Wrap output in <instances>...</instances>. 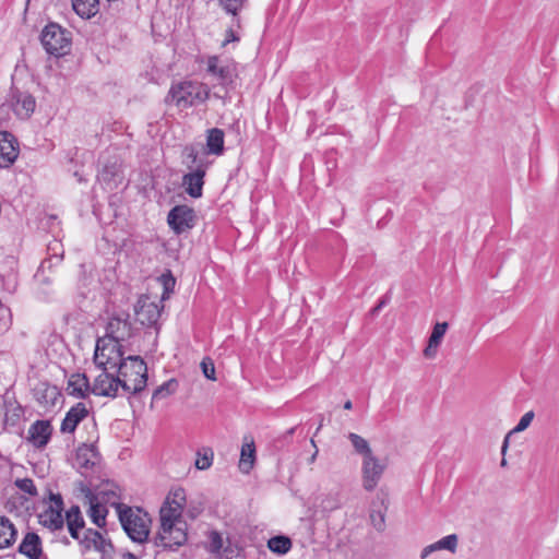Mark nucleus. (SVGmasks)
I'll list each match as a JSON object with an SVG mask.
<instances>
[{"mask_svg":"<svg viewBox=\"0 0 559 559\" xmlns=\"http://www.w3.org/2000/svg\"><path fill=\"white\" fill-rule=\"evenodd\" d=\"M205 72L222 87H230L237 79V64L231 59L210 56L205 59Z\"/></svg>","mask_w":559,"mask_h":559,"instance_id":"423d86ee","label":"nucleus"},{"mask_svg":"<svg viewBox=\"0 0 559 559\" xmlns=\"http://www.w3.org/2000/svg\"><path fill=\"white\" fill-rule=\"evenodd\" d=\"M436 544L439 550L445 549L451 552H455L457 547V536L455 534L444 536L440 540L436 542Z\"/></svg>","mask_w":559,"mask_h":559,"instance_id":"58836bf2","label":"nucleus"},{"mask_svg":"<svg viewBox=\"0 0 559 559\" xmlns=\"http://www.w3.org/2000/svg\"><path fill=\"white\" fill-rule=\"evenodd\" d=\"M311 444H312V447H313L316 450H314V453H313V454L310 456V459H309V463H310V464H312V463L316 461L317 455H318V452H319V451H318V448H317V444H316V442H314V440H313V439H311Z\"/></svg>","mask_w":559,"mask_h":559,"instance_id":"09e8293b","label":"nucleus"},{"mask_svg":"<svg viewBox=\"0 0 559 559\" xmlns=\"http://www.w3.org/2000/svg\"><path fill=\"white\" fill-rule=\"evenodd\" d=\"M344 408H345V409H352V408H353V403H352L350 401H346V402L344 403Z\"/></svg>","mask_w":559,"mask_h":559,"instance_id":"864d4df0","label":"nucleus"},{"mask_svg":"<svg viewBox=\"0 0 559 559\" xmlns=\"http://www.w3.org/2000/svg\"><path fill=\"white\" fill-rule=\"evenodd\" d=\"M2 457H3V456H2V454L0 453V460H1Z\"/></svg>","mask_w":559,"mask_h":559,"instance_id":"4d7b16f0","label":"nucleus"},{"mask_svg":"<svg viewBox=\"0 0 559 559\" xmlns=\"http://www.w3.org/2000/svg\"><path fill=\"white\" fill-rule=\"evenodd\" d=\"M108 511L103 501L98 499V497H92L90 499V510L88 515L94 524L99 527H103L106 524V515Z\"/></svg>","mask_w":559,"mask_h":559,"instance_id":"cd10ccee","label":"nucleus"},{"mask_svg":"<svg viewBox=\"0 0 559 559\" xmlns=\"http://www.w3.org/2000/svg\"><path fill=\"white\" fill-rule=\"evenodd\" d=\"M67 392L76 399H85L92 392L86 376L84 373L71 374L68 380Z\"/></svg>","mask_w":559,"mask_h":559,"instance_id":"5701e85b","label":"nucleus"},{"mask_svg":"<svg viewBox=\"0 0 559 559\" xmlns=\"http://www.w3.org/2000/svg\"><path fill=\"white\" fill-rule=\"evenodd\" d=\"M19 551L29 559H39L41 556V540L36 533L28 532L22 539Z\"/></svg>","mask_w":559,"mask_h":559,"instance_id":"393cba45","label":"nucleus"},{"mask_svg":"<svg viewBox=\"0 0 559 559\" xmlns=\"http://www.w3.org/2000/svg\"><path fill=\"white\" fill-rule=\"evenodd\" d=\"M124 559H138L135 555L131 554V552H127L124 556H123Z\"/></svg>","mask_w":559,"mask_h":559,"instance_id":"603ef678","label":"nucleus"},{"mask_svg":"<svg viewBox=\"0 0 559 559\" xmlns=\"http://www.w3.org/2000/svg\"><path fill=\"white\" fill-rule=\"evenodd\" d=\"M255 459V447L253 440L245 442L241 447L239 468L243 473H249Z\"/></svg>","mask_w":559,"mask_h":559,"instance_id":"7c9ffc66","label":"nucleus"},{"mask_svg":"<svg viewBox=\"0 0 559 559\" xmlns=\"http://www.w3.org/2000/svg\"><path fill=\"white\" fill-rule=\"evenodd\" d=\"M384 306V301H380L379 305L377 307L373 308L372 312L376 313L378 312L382 307Z\"/></svg>","mask_w":559,"mask_h":559,"instance_id":"3c124183","label":"nucleus"},{"mask_svg":"<svg viewBox=\"0 0 559 559\" xmlns=\"http://www.w3.org/2000/svg\"><path fill=\"white\" fill-rule=\"evenodd\" d=\"M209 550L213 554H219L223 548V538L219 533L211 532L209 535Z\"/></svg>","mask_w":559,"mask_h":559,"instance_id":"a19ab883","label":"nucleus"},{"mask_svg":"<svg viewBox=\"0 0 559 559\" xmlns=\"http://www.w3.org/2000/svg\"><path fill=\"white\" fill-rule=\"evenodd\" d=\"M160 516V528L156 545L164 549L176 550L188 539L187 522L182 518Z\"/></svg>","mask_w":559,"mask_h":559,"instance_id":"7ed1b4c3","label":"nucleus"},{"mask_svg":"<svg viewBox=\"0 0 559 559\" xmlns=\"http://www.w3.org/2000/svg\"><path fill=\"white\" fill-rule=\"evenodd\" d=\"M131 334L132 325L129 321V314H121L109 319L104 337H110L115 341L122 342L129 338Z\"/></svg>","mask_w":559,"mask_h":559,"instance_id":"f3484780","label":"nucleus"},{"mask_svg":"<svg viewBox=\"0 0 559 559\" xmlns=\"http://www.w3.org/2000/svg\"><path fill=\"white\" fill-rule=\"evenodd\" d=\"M195 219L194 210L186 204L174 206L167 215L169 227L178 235L192 229Z\"/></svg>","mask_w":559,"mask_h":559,"instance_id":"1a4fd4ad","label":"nucleus"},{"mask_svg":"<svg viewBox=\"0 0 559 559\" xmlns=\"http://www.w3.org/2000/svg\"><path fill=\"white\" fill-rule=\"evenodd\" d=\"M219 4L225 9L227 13L237 15L238 11L241 10L246 0H218Z\"/></svg>","mask_w":559,"mask_h":559,"instance_id":"ea45409f","label":"nucleus"},{"mask_svg":"<svg viewBox=\"0 0 559 559\" xmlns=\"http://www.w3.org/2000/svg\"><path fill=\"white\" fill-rule=\"evenodd\" d=\"M4 313H9V308H7L1 301H0V318L4 316Z\"/></svg>","mask_w":559,"mask_h":559,"instance_id":"8fccbe9b","label":"nucleus"},{"mask_svg":"<svg viewBox=\"0 0 559 559\" xmlns=\"http://www.w3.org/2000/svg\"><path fill=\"white\" fill-rule=\"evenodd\" d=\"M115 371L124 394H136L146 386L147 367L139 356H129Z\"/></svg>","mask_w":559,"mask_h":559,"instance_id":"f03ea898","label":"nucleus"},{"mask_svg":"<svg viewBox=\"0 0 559 559\" xmlns=\"http://www.w3.org/2000/svg\"><path fill=\"white\" fill-rule=\"evenodd\" d=\"M385 468V462L381 461L374 454L362 457L361 481L364 489L372 491L378 486Z\"/></svg>","mask_w":559,"mask_h":559,"instance_id":"6e6552de","label":"nucleus"},{"mask_svg":"<svg viewBox=\"0 0 559 559\" xmlns=\"http://www.w3.org/2000/svg\"><path fill=\"white\" fill-rule=\"evenodd\" d=\"M17 156L19 144L15 138L7 131H0V168L10 167Z\"/></svg>","mask_w":559,"mask_h":559,"instance_id":"6ab92c4d","label":"nucleus"},{"mask_svg":"<svg viewBox=\"0 0 559 559\" xmlns=\"http://www.w3.org/2000/svg\"><path fill=\"white\" fill-rule=\"evenodd\" d=\"M73 10L83 19H90L99 11V0H72Z\"/></svg>","mask_w":559,"mask_h":559,"instance_id":"c756f323","label":"nucleus"},{"mask_svg":"<svg viewBox=\"0 0 559 559\" xmlns=\"http://www.w3.org/2000/svg\"><path fill=\"white\" fill-rule=\"evenodd\" d=\"M294 431H295V428H290V429L288 430V435H293V433H294Z\"/></svg>","mask_w":559,"mask_h":559,"instance_id":"5fc2aeb1","label":"nucleus"},{"mask_svg":"<svg viewBox=\"0 0 559 559\" xmlns=\"http://www.w3.org/2000/svg\"><path fill=\"white\" fill-rule=\"evenodd\" d=\"M67 524L70 535L80 539L79 533L84 527V520L79 507L73 506L67 511Z\"/></svg>","mask_w":559,"mask_h":559,"instance_id":"bb28decb","label":"nucleus"},{"mask_svg":"<svg viewBox=\"0 0 559 559\" xmlns=\"http://www.w3.org/2000/svg\"><path fill=\"white\" fill-rule=\"evenodd\" d=\"M506 464H507V461L504 459H502L501 466H504Z\"/></svg>","mask_w":559,"mask_h":559,"instance_id":"6e6d98bb","label":"nucleus"},{"mask_svg":"<svg viewBox=\"0 0 559 559\" xmlns=\"http://www.w3.org/2000/svg\"><path fill=\"white\" fill-rule=\"evenodd\" d=\"M23 416V408L16 401H4V423L15 426Z\"/></svg>","mask_w":559,"mask_h":559,"instance_id":"2f4dec72","label":"nucleus"},{"mask_svg":"<svg viewBox=\"0 0 559 559\" xmlns=\"http://www.w3.org/2000/svg\"><path fill=\"white\" fill-rule=\"evenodd\" d=\"M203 374L209 380H215V366L210 358H204L201 362Z\"/></svg>","mask_w":559,"mask_h":559,"instance_id":"37998d69","label":"nucleus"},{"mask_svg":"<svg viewBox=\"0 0 559 559\" xmlns=\"http://www.w3.org/2000/svg\"><path fill=\"white\" fill-rule=\"evenodd\" d=\"M340 507V503L336 499L326 498L322 501L323 510L331 511Z\"/></svg>","mask_w":559,"mask_h":559,"instance_id":"a18cd8bd","label":"nucleus"},{"mask_svg":"<svg viewBox=\"0 0 559 559\" xmlns=\"http://www.w3.org/2000/svg\"><path fill=\"white\" fill-rule=\"evenodd\" d=\"M118 487L111 485L110 488L106 486L103 488L95 497H98L100 501H103L105 504H109L111 507H115L118 511V507H126L124 504L120 503V495L118 493Z\"/></svg>","mask_w":559,"mask_h":559,"instance_id":"72a5a7b5","label":"nucleus"},{"mask_svg":"<svg viewBox=\"0 0 559 559\" xmlns=\"http://www.w3.org/2000/svg\"><path fill=\"white\" fill-rule=\"evenodd\" d=\"M122 355L120 342L104 336L97 340L94 362L100 369L116 370L126 360Z\"/></svg>","mask_w":559,"mask_h":559,"instance_id":"39448f33","label":"nucleus"},{"mask_svg":"<svg viewBox=\"0 0 559 559\" xmlns=\"http://www.w3.org/2000/svg\"><path fill=\"white\" fill-rule=\"evenodd\" d=\"M292 547V539L285 535H277L267 540V548L276 555H286Z\"/></svg>","mask_w":559,"mask_h":559,"instance_id":"473e14b6","label":"nucleus"},{"mask_svg":"<svg viewBox=\"0 0 559 559\" xmlns=\"http://www.w3.org/2000/svg\"><path fill=\"white\" fill-rule=\"evenodd\" d=\"M110 370L102 369V372L96 377L92 386V392L96 395L115 397L121 389L119 376H114Z\"/></svg>","mask_w":559,"mask_h":559,"instance_id":"ddd939ff","label":"nucleus"},{"mask_svg":"<svg viewBox=\"0 0 559 559\" xmlns=\"http://www.w3.org/2000/svg\"><path fill=\"white\" fill-rule=\"evenodd\" d=\"M178 383L175 379H170L159 385L153 393L152 403L158 400H164L171 394H174L177 390Z\"/></svg>","mask_w":559,"mask_h":559,"instance_id":"c9c22d12","label":"nucleus"},{"mask_svg":"<svg viewBox=\"0 0 559 559\" xmlns=\"http://www.w3.org/2000/svg\"><path fill=\"white\" fill-rule=\"evenodd\" d=\"M238 40H239V37L236 35L235 31L233 28H228L226 31V36H225V39H224L222 46H226L228 43L238 41Z\"/></svg>","mask_w":559,"mask_h":559,"instance_id":"de8ad7c7","label":"nucleus"},{"mask_svg":"<svg viewBox=\"0 0 559 559\" xmlns=\"http://www.w3.org/2000/svg\"><path fill=\"white\" fill-rule=\"evenodd\" d=\"M15 486L22 490L23 492H26L31 496L37 495V489L34 484V481L31 478H22L15 480Z\"/></svg>","mask_w":559,"mask_h":559,"instance_id":"79ce46f5","label":"nucleus"},{"mask_svg":"<svg viewBox=\"0 0 559 559\" xmlns=\"http://www.w3.org/2000/svg\"><path fill=\"white\" fill-rule=\"evenodd\" d=\"M52 435V426L49 420H36L27 431V441L36 449L45 448Z\"/></svg>","mask_w":559,"mask_h":559,"instance_id":"a211bd4d","label":"nucleus"},{"mask_svg":"<svg viewBox=\"0 0 559 559\" xmlns=\"http://www.w3.org/2000/svg\"><path fill=\"white\" fill-rule=\"evenodd\" d=\"M186 503V492L182 488L174 489L169 492L165 503L160 508L159 515L182 518V511Z\"/></svg>","mask_w":559,"mask_h":559,"instance_id":"aec40b11","label":"nucleus"},{"mask_svg":"<svg viewBox=\"0 0 559 559\" xmlns=\"http://www.w3.org/2000/svg\"><path fill=\"white\" fill-rule=\"evenodd\" d=\"M81 544L86 550L94 549L103 558H109L114 555V546L109 539H106L98 531L88 528L84 533Z\"/></svg>","mask_w":559,"mask_h":559,"instance_id":"2eb2a0df","label":"nucleus"},{"mask_svg":"<svg viewBox=\"0 0 559 559\" xmlns=\"http://www.w3.org/2000/svg\"><path fill=\"white\" fill-rule=\"evenodd\" d=\"M348 439L350 440L355 451L358 454H361L362 457H366L368 455H373L368 441L365 438H362L361 436L350 432L348 435Z\"/></svg>","mask_w":559,"mask_h":559,"instance_id":"e433bc0d","label":"nucleus"},{"mask_svg":"<svg viewBox=\"0 0 559 559\" xmlns=\"http://www.w3.org/2000/svg\"><path fill=\"white\" fill-rule=\"evenodd\" d=\"M207 153L214 155H222L224 152V132L218 128H213L207 131L206 135Z\"/></svg>","mask_w":559,"mask_h":559,"instance_id":"c85d7f7f","label":"nucleus"},{"mask_svg":"<svg viewBox=\"0 0 559 559\" xmlns=\"http://www.w3.org/2000/svg\"><path fill=\"white\" fill-rule=\"evenodd\" d=\"M118 516L127 535L136 543H143L150 534V519L141 509L118 507Z\"/></svg>","mask_w":559,"mask_h":559,"instance_id":"20e7f679","label":"nucleus"},{"mask_svg":"<svg viewBox=\"0 0 559 559\" xmlns=\"http://www.w3.org/2000/svg\"><path fill=\"white\" fill-rule=\"evenodd\" d=\"M17 531L5 516H0V549L10 547L16 539Z\"/></svg>","mask_w":559,"mask_h":559,"instance_id":"a878e982","label":"nucleus"},{"mask_svg":"<svg viewBox=\"0 0 559 559\" xmlns=\"http://www.w3.org/2000/svg\"><path fill=\"white\" fill-rule=\"evenodd\" d=\"M63 501L60 495L50 493L49 506L38 515L39 523L45 527L56 531L63 526Z\"/></svg>","mask_w":559,"mask_h":559,"instance_id":"9d476101","label":"nucleus"},{"mask_svg":"<svg viewBox=\"0 0 559 559\" xmlns=\"http://www.w3.org/2000/svg\"><path fill=\"white\" fill-rule=\"evenodd\" d=\"M534 418V413L532 411L525 413L519 420V423L516 424V426L509 432V435L504 438V441H503V445H502V453L506 452L507 448H508V442H509V436L511 433H516V432H521V431H524L532 423Z\"/></svg>","mask_w":559,"mask_h":559,"instance_id":"4c0bfd02","label":"nucleus"},{"mask_svg":"<svg viewBox=\"0 0 559 559\" xmlns=\"http://www.w3.org/2000/svg\"><path fill=\"white\" fill-rule=\"evenodd\" d=\"M88 409L84 403H76L66 414L60 425V431L62 433H73L78 425L86 418Z\"/></svg>","mask_w":559,"mask_h":559,"instance_id":"412c9836","label":"nucleus"},{"mask_svg":"<svg viewBox=\"0 0 559 559\" xmlns=\"http://www.w3.org/2000/svg\"><path fill=\"white\" fill-rule=\"evenodd\" d=\"M389 507V495L383 489L379 490L376 495L374 500L371 504L370 510V522L372 526L378 531L382 532L385 528V513Z\"/></svg>","mask_w":559,"mask_h":559,"instance_id":"dca6fc26","label":"nucleus"},{"mask_svg":"<svg viewBox=\"0 0 559 559\" xmlns=\"http://www.w3.org/2000/svg\"><path fill=\"white\" fill-rule=\"evenodd\" d=\"M8 102L11 103L12 110L20 119H27L34 112L36 107L35 97L25 91L16 87L11 88Z\"/></svg>","mask_w":559,"mask_h":559,"instance_id":"9b49d317","label":"nucleus"},{"mask_svg":"<svg viewBox=\"0 0 559 559\" xmlns=\"http://www.w3.org/2000/svg\"><path fill=\"white\" fill-rule=\"evenodd\" d=\"M449 324L447 322H438L435 324L432 332L428 340V345L424 349V356L432 359L437 356L438 348L447 333Z\"/></svg>","mask_w":559,"mask_h":559,"instance_id":"b1692460","label":"nucleus"},{"mask_svg":"<svg viewBox=\"0 0 559 559\" xmlns=\"http://www.w3.org/2000/svg\"><path fill=\"white\" fill-rule=\"evenodd\" d=\"M438 547H437V544L433 543V544H430L428 546H426L425 548H423L421 552H420V559H426L428 556H430L432 552L435 551H438Z\"/></svg>","mask_w":559,"mask_h":559,"instance_id":"49530a36","label":"nucleus"},{"mask_svg":"<svg viewBox=\"0 0 559 559\" xmlns=\"http://www.w3.org/2000/svg\"><path fill=\"white\" fill-rule=\"evenodd\" d=\"M205 170L197 168L194 171L188 173L182 178L185 191L194 199L202 197Z\"/></svg>","mask_w":559,"mask_h":559,"instance_id":"4be33fe9","label":"nucleus"},{"mask_svg":"<svg viewBox=\"0 0 559 559\" xmlns=\"http://www.w3.org/2000/svg\"><path fill=\"white\" fill-rule=\"evenodd\" d=\"M214 460V451L210 447H202L197 451L194 465L200 471L209 469Z\"/></svg>","mask_w":559,"mask_h":559,"instance_id":"f704fd0d","label":"nucleus"},{"mask_svg":"<svg viewBox=\"0 0 559 559\" xmlns=\"http://www.w3.org/2000/svg\"><path fill=\"white\" fill-rule=\"evenodd\" d=\"M41 44L47 53L61 57L68 53L71 45L70 34L56 23H50L41 32Z\"/></svg>","mask_w":559,"mask_h":559,"instance_id":"0eeeda50","label":"nucleus"},{"mask_svg":"<svg viewBox=\"0 0 559 559\" xmlns=\"http://www.w3.org/2000/svg\"><path fill=\"white\" fill-rule=\"evenodd\" d=\"M100 463V454L94 444H82L76 450L75 466L79 472L87 476L94 472Z\"/></svg>","mask_w":559,"mask_h":559,"instance_id":"f8f14e48","label":"nucleus"},{"mask_svg":"<svg viewBox=\"0 0 559 559\" xmlns=\"http://www.w3.org/2000/svg\"><path fill=\"white\" fill-rule=\"evenodd\" d=\"M134 312L138 321L147 326L155 324L160 317V308L158 304L150 300L146 296L139 298L134 307Z\"/></svg>","mask_w":559,"mask_h":559,"instance_id":"4468645a","label":"nucleus"},{"mask_svg":"<svg viewBox=\"0 0 559 559\" xmlns=\"http://www.w3.org/2000/svg\"><path fill=\"white\" fill-rule=\"evenodd\" d=\"M211 90L207 84L195 80H180L173 82L165 97V103L186 110L204 104L210 97Z\"/></svg>","mask_w":559,"mask_h":559,"instance_id":"f257e3e1","label":"nucleus"},{"mask_svg":"<svg viewBox=\"0 0 559 559\" xmlns=\"http://www.w3.org/2000/svg\"><path fill=\"white\" fill-rule=\"evenodd\" d=\"M11 110L12 106L8 100L7 103L0 105V127L5 126V123L9 121Z\"/></svg>","mask_w":559,"mask_h":559,"instance_id":"c03bdc74","label":"nucleus"}]
</instances>
